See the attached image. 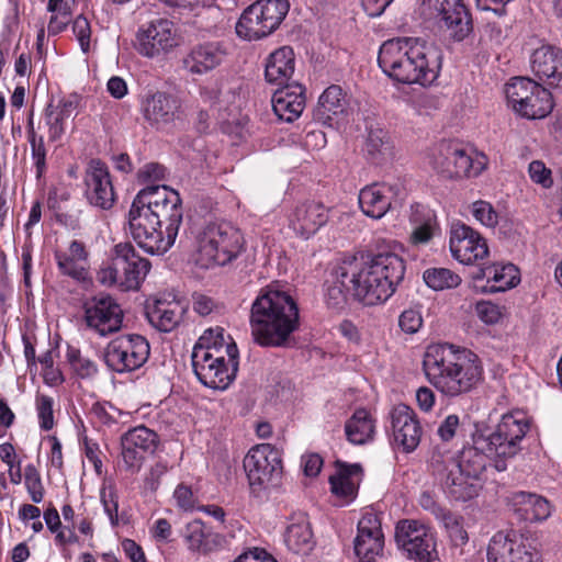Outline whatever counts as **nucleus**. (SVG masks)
Instances as JSON below:
<instances>
[{
    "mask_svg": "<svg viewBox=\"0 0 562 562\" xmlns=\"http://www.w3.org/2000/svg\"><path fill=\"white\" fill-rule=\"evenodd\" d=\"M439 26L456 42L473 31L472 18L462 0H431Z\"/></svg>",
    "mask_w": 562,
    "mask_h": 562,
    "instance_id": "obj_21",
    "label": "nucleus"
},
{
    "mask_svg": "<svg viewBox=\"0 0 562 562\" xmlns=\"http://www.w3.org/2000/svg\"><path fill=\"white\" fill-rule=\"evenodd\" d=\"M366 150L373 160L391 154V145L387 132L381 128L370 130L367 142Z\"/></svg>",
    "mask_w": 562,
    "mask_h": 562,
    "instance_id": "obj_50",
    "label": "nucleus"
},
{
    "mask_svg": "<svg viewBox=\"0 0 562 562\" xmlns=\"http://www.w3.org/2000/svg\"><path fill=\"white\" fill-rule=\"evenodd\" d=\"M100 501L112 527H116L119 525V494L116 487L113 484L103 486L100 491Z\"/></svg>",
    "mask_w": 562,
    "mask_h": 562,
    "instance_id": "obj_53",
    "label": "nucleus"
},
{
    "mask_svg": "<svg viewBox=\"0 0 562 562\" xmlns=\"http://www.w3.org/2000/svg\"><path fill=\"white\" fill-rule=\"evenodd\" d=\"M487 562H542L540 553L518 532L498 531L490 540Z\"/></svg>",
    "mask_w": 562,
    "mask_h": 562,
    "instance_id": "obj_16",
    "label": "nucleus"
},
{
    "mask_svg": "<svg viewBox=\"0 0 562 562\" xmlns=\"http://www.w3.org/2000/svg\"><path fill=\"white\" fill-rule=\"evenodd\" d=\"M66 357L71 369L80 379H92L98 374V364L89 357L83 356L79 349L68 348Z\"/></svg>",
    "mask_w": 562,
    "mask_h": 562,
    "instance_id": "obj_49",
    "label": "nucleus"
},
{
    "mask_svg": "<svg viewBox=\"0 0 562 562\" xmlns=\"http://www.w3.org/2000/svg\"><path fill=\"white\" fill-rule=\"evenodd\" d=\"M459 426V416L456 414L448 415L439 425L437 429V435L440 437L442 441H449L454 437Z\"/></svg>",
    "mask_w": 562,
    "mask_h": 562,
    "instance_id": "obj_64",
    "label": "nucleus"
},
{
    "mask_svg": "<svg viewBox=\"0 0 562 562\" xmlns=\"http://www.w3.org/2000/svg\"><path fill=\"white\" fill-rule=\"evenodd\" d=\"M183 539L192 552L206 554L221 546V536L209 531L200 519L186 525Z\"/></svg>",
    "mask_w": 562,
    "mask_h": 562,
    "instance_id": "obj_41",
    "label": "nucleus"
},
{
    "mask_svg": "<svg viewBox=\"0 0 562 562\" xmlns=\"http://www.w3.org/2000/svg\"><path fill=\"white\" fill-rule=\"evenodd\" d=\"M244 469L251 493L258 496L278 484L282 473L280 452L270 443L257 445L245 456Z\"/></svg>",
    "mask_w": 562,
    "mask_h": 562,
    "instance_id": "obj_11",
    "label": "nucleus"
},
{
    "mask_svg": "<svg viewBox=\"0 0 562 562\" xmlns=\"http://www.w3.org/2000/svg\"><path fill=\"white\" fill-rule=\"evenodd\" d=\"M479 318L485 324H496L502 318V308L490 301H481L475 306Z\"/></svg>",
    "mask_w": 562,
    "mask_h": 562,
    "instance_id": "obj_58",
    "label": "nucleus"
},
{
    "mask_svg": "<svg viewBox=\"0 0 562 562\" xmlns=\"http://www.w3.org/2000/svg\"><path fill=\"white\" fill-rule=\"evenodd\" d=\"M82 323L92 335L105 338L123 327L124 312L117 301L109 294L94 295L82 305Z\"/></svg>",
    "mask_w": 562,
    "mask_h": 562,
    "instance_id": "obj_12",
    "label": "nucleus"
},
{
    "mask_svg": "<svg viewBox=\"0 0 562 562\" xmlns=\"http://www.w3.org/2000/svg\"><path fill=\"white\" fill-rule=\"evenodd\" d=\"M508 105L520 116L546 117L553 109L551 92L529 78H514L505 86Z\"/></svg>",
    "mask_w": 562,
    "mask_h": 562,
    "instance_id": "obj_10",
    "label": "nucleus"
},
{
    "mask_svg": "<svg viewBox=\"0 0 562 562\" xmlns=\"http://www.w3.org/2000/svg\"><path fill=\"white\" fill-rule=\"evenodd\" d=\"M140 110L145 121L156 130H166L183 115L181 99L164 91L148 93L142 99Z\"/></svg>",
    "mask_w": 562,
    "mask_h": 562,
    "instance_id": "obj_18",
    "label": "nucleus"
},
{
    "mask_svg": "<svg viewBox=\"0 0 562 562\" xmlns=\"http://www.w3.org/2000/svg\"><path fill=\"white\" fill-rule=\"evenodd\" d=\"M227 55L221 42H205L194 45L182 58L181 65L190 75L202 76L217 68Z\"/></svg>",
    "mask_w": 562,
    "mask_h": 562,
    "instance_id": "obj_27",
    "label": "nucleus"
},
{
    "mask_svg": "<svg viewBox=\"0 0 562 562\" xmlns=\"http://www.w3.org/2000/svg\"><path fill=\"white\" fill-rule=\"evenodd\" d=\"M236 33L246 41L260 40L271 34L257 2L244 10L236 23Z\"/></svg>",
    "mask_w": 562,
    "mask_h": 562,
    "instance_id": "obj_42",
    "label": "nucleus"
},
{
    "mask_svg": "<svg viewBox=\"0 0 562 562\" xmlns=\"http://www.w3.org/2000/svg\"><path fill=\"white\" fill-rule=\"evenodd\" d=\"M272 109L276 115L288 123H291L300 117L305 108V95H294L292 103L285 99L282 91L278 89L273 92Z\"/></svg>",
    "mask_w": 562,
    "mask_h": 562,
    "instance_id": "obj_45",
    "label": "nucleus"
},
{
    "mask_svg": "<svg viewBox=\"0 0 562 562\" xmlns=\"http://www.w3.org/2000/svg\"><path fill=\"white\" fill-rule=\"evenodd\" d=\"M509 505L519 519L529 522L543 521L551 515L550 503L543 496L531 492L513 493Z\"/></svg>",
    "mask_w": 562,
    "mask_h": 562,
    "instance_id": "obj_33",
    "label": "nucleus"
},
{
    "mask_svg": "<svg viewBox=\"0 0 562 562\" xmlns=\"http://www.w3.org/2000/svg\"><path fill=\"white\" fill-rule=\"evenodd\" d=\"M259 9L260 14L263 16V21L266 22L270 33L276 31L285 15L289 12V1L288 0H258L256 1Z\"/></svg>",
    "mask_w": 562,
    "mask_h": 562,
    "instance_id": "obj_47",
    "label": "nucleus"
},
{
    "mask_svg": "<svg viewBox=\"0 0 562 562\" xmlns=\"http://www.w3.org/2000/svg\"><path fill=\"white\" fill-rule=\"evenodd\" d=\"M150 353L148 341L137 334L122 335L111 340L104 349L106 367L116 373L139 369Z\"/></svg>",
    "mask_w": 562,
    "mask_h": 562,
    "instance_id": "obj_13",
    "label": "nucleus"
},
{
    "mask_svg": "<svg viewBox=\"0 0 562 562\" xmlns=\"http://www.w3.org/2000/svg\"><path fill=\"white\" fill-rule=\"evenodd\" d=\"M31 157L36 168V177L41 178L46 170V148L44 137H32L29 139Z\"/></svg>",
    "mask_w": 562,
    "mask_h": 562,
    "instance_id": "obj_57",
    "label": "nucleus"
},
{
    "mask_svg": "<svg viewBox=\"0 0 562 562\" xmlns=\"http://www.w3.org/2000/svg\"><path fill=\"white\" fill-rule=\"evenodd\" d=\"M409 223L413 228L411 240L415 245L428 243L438 227L435 211L419 203L412 205Z\"/></svg>",
    "mask_w": 562,
    "mask_h": 562,
    "instance_id": "obj_40",
    "label": "nucleus"
},
{
    "mask_svg": "<svg viewBox=\"0 0 562 562\" xmlns=\"http://www.w3.org/2000/svg\"><path fill=\"white\" fill-rule=\"evenodd\" d=\"M401 187L398 184L373 183L360 190L359 205L363 214L374 220L382 218L396 207Z\"/></svg>",
    "mask_w": 562,
    "mask_h": 562,
    "instance_id": "obj_25",
    "label": "nucleus"
},
{
    "mask_svg": "<svg viewBox=\"0 0 562 562\" xmlns=\"http://www.w3.org/2000/svg\"><path fill=\"white\" fill-rule=\"evenodd\" d=\"M176 46L173 23L167 19H156L145 23L136 33L135 48L144 57H159Z\"/></svg>",
    "mask_w": 562,
    "mask_h": 562,
    "instance_id": "obj_17",
    "label": "nucleus"
},
{
    "mask_svg": "<svg viewBox=\"0 0 562 562\" xmlns=\"http://www.w3.org/2000/svg\"><path fill=\"white\" fill-rule=\"evenodd\" d=\"M530 428V422L526 413L513 411L504 414L495 429L485 435V440L494 454L495 469L505 471L506 459L514 458L521 450V441Z\"/></svg>",
    "mask_w": 562,
    "mask_h": 562,
    "instance_id": "obj_7",
    "label": "nucleus"
},
{
    "mask_svg": "<svg viewBox=\"0 0 562 562\" xmlns=\"http://www.w3.org/2000/svg\"><path fill=\"white\" fill-rule=\"evenodd\" d=\"M328 213L329 210L321 202H305L289 215V227L297 236L308 239L328 222Z\"/></svg>",
    "mask_w": 562,
    "mask_h": 562,
    "instance_id": "obj_30",
    "label": "nucleus"
},
{
    "mask_svg": "<svg viewBox=\"0 0 562 562\" xmlns=\"http://www.w3.org/2000/svg\"><path fill=\"white\" fill-rule=\"evenodd\" d=\"M528 172L530 179L541 184L543 188H550L553 183L551 177V170L546 167V165L540 160H533L529 164Z\"/></svg>",
    "mask_w": 562,
    "mask_h": 562,
    "instance_id": "obj_60",
    "label": "nucleus"
},
{
    "mask_svg": "<svg viewBox=\"0 0 562 562\" xmlns=\"http://www.w3.org/2000/svg\"><path fill=\"white\" fill-rule=\"evenodd\" d=\"M530 67L536 77L548 86L562 89V49L552 45L536 48L530 56Z\"/></svg>",
    "mask_w": 562,
    "mask_h": 562,
    "instance_id": "obj_29",
    "label": "nucleus"
},
{
    "mask_svg": "<svg viewBox=\"0 0 562 562\" xmlns=\"http://www.w3.org/2000/svg\"><path fill=\"white\" fill-rule=\"evenodd\" d=\"M473 445L464 447L460 452L459 459L456 460L450 456H445L449 464L459 468L465 475L480 483L481 475L486 469L487 461L494 457L491 446L485 440V435L476 430L472 437Z\"/></svg>",
    "mask_w": 562,
    "mask_h": 562,
    "instance_id": "obj_23",
    "label": "nucleus"
},
{
    "mask_svg": "<svg viewBox=\"0 0 562 562\" xmlns=\"http://www.w3.org/2000/svg\"><path fill=\"white\" fill-rule=\"evenodd\" d=\"M375 425L370 413L360 408L345 424L347 440L352 445H366L373 439Z\"/></svg>",
    "mask_w": 562,
    "mask_h": 562,
    "instance_id": "obj_43",
    "label": "nucleus"
},
{
    "mask_svg": "<svg viewBox=\"0 0 562 562\" xmlns=\"http://www.w3.org/2000/svg\"><path fill=\"white\" fill-rule=\"evenodd\" d=\"M120 274V269L116 266V255L114 254L112 262L99 270L98 280L103 285H117L122 289V278Z\"/></svg>",
    "mask_w": 562,
    "mask_h": 562,
    "instance_id": "obj_59",
    "label": "nucleus"
},
{
    "mask_svg": "<svg viewBox=\"0 0 562 562\" xmlns=\"http://www.w3.org/2000/svg\"><path fill=\"white\" fill-rule=\"evenodd\" d=\"M348 100L339 86L328 87L319 97L314 110V119L319 123L333 126L347 113Z\"/></svg>",
    "mask_w": 562,
    "mask_h": 562,
    "instance_id": "obj_35",
    "label": "nucleus"
},
{
    "mask_svg": "<svg viewBox=\"0 0 562 562\" xmlns=\"http://www.w3.org/2000/svg\"><path fill=\"white\" fill-rule=\"evenodd\" d=\"M147 222L139 227L128 222L134 240L150 255H162L175 244L182 224L183 211L180 196L171 195L169 204L146 214Z\"/></svg>",
    "mask_w": 562,
    "mask_h": 562,
    "instance_id": "obj_5",
    "label": "nucleus"
},
{
    "mask_svg": "<svg viewBox=\"0 0 562 562\" xmlns=\"http://www.w3.org/2000/svg\"><path fill=\"white\" fill-rule=\"evenodd\" d=\"M24 484L31 501L38 504L43 501L45 488L42 477L34 464H27L24 469Z\"/></svg>",
    "mask_w": 562,
    "mask_h": 562,
    "instance_id": "obj_52",
    "label": "nucleus"
},
{
    "mask_svg": "<svg viewBox=\"0 0 562 562\" xmlns=\"http://www.w3.org/2000/svg\"><path fill=\"white\" fill-rule=\"evenodd\" d=\"M449 247L452 257L463 265H472L488 255L486 239L463 223H453L450 229Z\"/></svg>",
    "mask_w": 562,
    "mask_h": 562,
    "instance_id": "obj_20",
    "label": "nucleus"
},
{
    "mask_svg": "<svg viewBox=\"0 0 562 562\" xmlns=\"http://www.w3.org/2000/svg\"><path fill=\"white\" fill-rule=\"evenodd\" d=\"M72 31L80 44L81 49L86 53L90 47L91 29L89 21L83 15H78L72 22Z\"/></svg>",
    "mask_w": 562,
    "mask_h": 562,
    "instance_id": "obj_61",
    "label": "nucleus"
},
{
    "mask_svg": "<svg viewBox=\"0 0 562 562\" xmlns=\"http://www.w3.org/2000/svg\"><path fill=\"white\" fill-rule=\"evenodd\" d=\"M237 94L235 88L215 85L206 87L202 90V98L211 104H218L220 109L226 108L228 104L234 103Z\"/></svg>",
    "mask_w": 562,
    "mask_h": 562,
    "instance_id": "obj_51",
    "label": "nucleus"
},
{
    "mask_svg": "<svg viewBox=\"0 0 562 562\" xmlns=\"http://www.w3.org/2000/svg\"><path fill=\"white\" fill-rule=\"evenodd\" d=\"M299 326V307L289 293L273 286L260 291L250 310L251 335L258 345L288 347Z\"/></svg>",
    "mask_w": 562,
    "mask_h": 562,
    "instance_id": "obj_4",
    "label": "nucleus"
},
{
    "mask_svg": "<svg viewBox=\"0 0 562 562\" xmlns=\"http://www.w3.org/2000/svg\"><path fill=\"white\" fill-rule=\"evenodd\" d=\"M423 324V318L419 312L415 310H405L398 318V326L407 334L416 333Z\"/></svg>",
    "mask_w": 562,
    "mask_h": 562,
    "instance_id": "obj_62",
    "label": "nucleus"
},
{
    "mask_svg": "<svg viewBox=\"0 0 562 562\" xmlns=\"http://www.w3.org/2000/svg\"><path fill=\"white\" fill-rule=\"evenodd\" d=\"M423 366L428 382L449 398L470 393L483 378L479 356L451 344L429 346Z\"/></svg>",
    "mask_w": 562,
    "mask_h": 562,
    "instance_id": "obj_3",
    "label": "nucleus"
},
{
    "mask_svg": "<svg viewBox=\"0 0 562 562\" xmlns=\"http://www.w3.org/2000/svg\"><path fill=\"white\" fill-rule=\"evenodd\" d=\"M395 541L407 558L415 562H432L436 555L434 532L417 520L398 521L395 528Z\"/></svg>",
    "mask_w": 562,
    "mask_h": 562,
    "instance_id": "obj_14",
    "label": "nucleus"
},
{
    "mask_svg": "<svg viewBox=\"0 0 562 562\" xmlns=\"http://www.w3.org/2000/svg\"><path fill=\"white\" fill-rule=\"evenodd\" d=\"M294 52L290 46H282L276 49L266 61V80L279 87L286 85L294 74Z\"/></svg>",
    "mask_w": 562,
    "mask_h": 562,
    "instance_id": "obj_37",
    "label": "nucleus"
},
{
    "mask_svg": "<svg viewBox=\"0 0 562 562\" xmlns=\"http://www.w3.org/2000/svg\"><path fill=\"white\" fill-rule=\"evenodd\" d=\"M85 196L90 205L103 211L115 203V192L108 167L99 159H92L85 175Z\"/></svg>",
    "mask_w": 562,
    "mask_h": 562,
    "instance_id": "obj_22",
    "label": "nucleus"
},
{
    "mask_svg": "<svg viewBox=\"0 0 562 562\" xmlns=\"http://www.w3.org/2000/svg\"><path fill=\"white\" fill-rule=\"evenodd\" d=\"M391 425L395 442L405 452L414 451L422 438V426L413 408L405 404L395 406L391 412Z\"/></svg>",
    "mask_w": 562,
    "mask_h": 562,
    "instance_id": "obj_28",
    "label": "nucleus"
},
{
    "mask_svg": "<svg viewBox=\"0 0 562 562\" xmlns=\"http://www.w3.org/2000/svg\"><path fill=\"white\" fill-rule=\"evenodd\" d=\"M362 469L360 464L337 462V472L329 479L331 492L346 501L351 502L358 493Z\"/></svg>",
    "mask_w": 562,
    "mask_h": 562,
    "instance_id": "obj_38",
    "label": "nucleus"
},
{
    "mask_svg": "<svg viewBox=\"0 0 562 562\" xmlns=\"http://www.w3.org/2000/svg\"><path fill=\"white\" fill-rule=\"evenodd\" d=\"M404 274V260L394 252H380L367 260L356 257L344 260L333 268L326 281V304L341 308L348 295L367 306L384 303Z\"/></svg>",
    "mask_w": 562,
    "mask_h": 562,
    "instance_id": "obj_1",
    "label": "nucleus"
},
{
    "mask_svg": "<svg viewBox=\"0 0 562 562\" xmlns=\"http://www.w3.org/2000/svg\"><path fill=\"white\" fill-rule=\"evenodd\" d=\"M477 279H485L486 283L482 286L476 285L481 293L505 292L515 288L519 281V270L513 263L491 265L480 269Z\"/></svg>",
    "mask_w": 562,
    "mask_h": 562,
    "instance_id": "obj_34",
    "label": "nucleus"
},
{
    "mask_svg": "<svg viewBox=\"0 0 562 562\" xmlns=\"http://www.w3.org/2000/svg\"><path fill=\"white\" fill-rule=\"evenodd\" d=\"M35 406L41 429L46 431L53 429L55 425L53 397L45 394H38L35 400Z\"/></svg>",
    "mask_w": 562,
    "mask_h": 562,
    "instance_id": "obj_56",
    "label": "nucleus"
},
{
    "mask_svg": "<svg viewBox=\"0 0 562 562\" xmlns=\"http://www.w3.org/2000/svg\"><path fill=\"white\" fill-rule=\"evenodd\" d=\"M469 146L456 139H442L428 151L427 162L443 179H461L479 176L487 165L484 154L472 156Z\"/></svg>",
    "mask_w": 562,
    "mask_h": 562,
    "instance_id": "obj_6",
    "label": "nucleus"
},
{
    "mask_svg": "<svg viewBox=\"0 0 562 562\" xmlns=\"http://www.w3.org/2000/svg\"><path fill=\"white\" fill-rule=\"evenodd\" d=\"M470 211L472 216L485 227L494 228L498 223V214L487 201L477 200L473 202Z\"/></svg>",
    "mask_w": 562,
    "mask_h": 562,
    "instance_id": "obj_54",
    "label": "nucleus"
},
{
    "mask_svg": "<svg viewBox=\"0 0 562 562\" xmlns=\"http://www.w3.org/2000/svg\"><path fill=\"white\" fill-rule=\"evenodd\" d=\"M430 468L450 499L465 502L475 497L481 490L479 482L468 477L459 468L449 464L445 454L440 452L431 454Z\"/></svg>",
    "mask_w": 562,
    "mask_h": 562,
    "instance_id": "obj_15",
    "label": "nucleus"
},
{
    "mask_svg": "<svg viewBox=\"0 0 562 562\" xmlns=\"http://www.w3.org/2000/svg\"><path fill=\"white\" fill-rule=\"evenodd\" d=\"M54 258L60 274L78 282L88 280L89 251L82 241L71 240L66 250H55Z\"/></svg>",
    "mask_w": 562,
    "mask_h": 562,
    "instance_id": "obj_31",
    "label": "nucleus"
},
{
    "mask_svg": "<svg viewBox=\"0 0 562 562\" xmlns=\"http://www.w3.org/2000/svg\"><path fill=\"white\" fill-rule=\"evenodd\" d=\"M196 240L200 254L217 266L232 262L244 246L240 231L226 222L205 225Z\"/></svg>",
    "mask_w": 562,
    "mask_h": 562,
    "instance_id": "obj_9",
    "label": "nucleus"
},
{
    "mask_svg": "<svg viewBox=\"0 0 562 562\" xmlns=\"http://www.w3.org/2000/svg\"><path fill=\"white\" fill-rule=\"evenodd\" d=\"M384 537L381 522L374 513H366L358 521L353 550L360 562H373L382 552Z\"/></svg>",
    "mask_w": 562,
    "mask_h": 562,
    "instance_id": "obj_26",
    "label": "nucleus"
},
{
    "mask_svg": "<svg viewBox=\"0 0 562 562\" xmlns=\"http://www.w3.org/2000/svg\"><path fill=\"white\" fill-rule=\"evenodd\" d=\"M378 64L387 77L397 82L425 87L438 78L442 52L417 37H394L381 45Z\"/></svg>",
    "mask_w": 562,
    "mask_h": 562,
    "instance_id": "obj_2",
    "label": "nucleus"
},
{
    "mask_svg": "<svg viewBox=\"0 0 562 562\" xmlns=\"http://www.w3.org/2000/svg\"><path fill=\"white\" fill-rule=\"evenodd\" d=\"M285 543L295 553H308L314 547L313 532L310 524L301 521L288 527Z\"/></svg>",
    "mask_w": 562,
    "mask_h": 562,
    "instance_id": "obj_44",
    "label": "nucleus"
},
{
    "mask_svg": "<svg viewBox=\"0 0 562 562\" xmlns=\"http://www.w3.org/2000/svg\"><path fill=\"white\" fill-rule=\"evenodd\" d=\"M423 278L425 283L435 291L457 288L461 283L460 276L447 268L427 269Z\"/></svg>",
    "mask_w": 562,
    "mask_h": 562,
    "instance_id": "obj_48",
    "label": "nucleus"
},
{
    "mask_svg": "<svg viewBox=\"0 0 562 562\" xmlns=\"http://www.w3.org/2000/svg\"><path fill=\"white\" fill-rule=\"evenodd\" d=\"M226 340L225 330L222 327L209 328L195 342L192 352H207L216 355H226V346L234 342L231 336L227 335Z\"/></svg>",
    "mask_w": 562,
    "mask_h": 562,
    "instance_id": "obj_46",
    "label": "nucleus"
},
{
    "mask_svg": "<svg viewBox=\"0 0 562 562\" xmlns=\"http://www.w3.org/2000/svg\"><path fill=\"white\" fill-rule=\"evenodd\" d=\"M184 308L178 302L157 300L146 311L149 323L160 331L173 330L182 321Z\"/></svg>",
    "mask_w": 562,
    "mask_h": 562,
    "instance_id": "obj_39",
    "label": "nucleus"
},
{
    "mask_svg": "<svg viewBox=\"0 0 562 562\" xmlns=\"http://www.w3.org/2000/svg\"><path fill=\"white\" fill-rule=\"evenodd\" d=\"M78 104L79 98L76 94L60 99L56 105L47 104L44 111V121L49 142L61 139L66 132V121L76 112Z\"/></svg>",
    "mask_w": 562,
    "mask_h": 562,
    "instance_id": "obj_36",
    "label": "nucleus"
},
{
    "mask_svg": "<svg viewBox=\"0 0 562 562\" xmlns=\"http://www.w3.org/2000/svg\"><path fill=\"white\" fill-rule=\"evenodd\" d=\"M238 348L235 342L226 346V355L192 352L193 372L206 387L226 390L236 378L238 370Z\"/></svg>",
    "mask_w": 562,
    "mask_h": 562,
    "instance_id": "obj_8",
    "label": "nucleus"
},
{
    "mask_svg": "<svg viewBox=\"0 0 562 562\" xmlns=\"http://www.w3.org/2000/svg\"><path fill=\"white\" fill-rule=\"evenodd\" d=\"M158 435L146 426H137L121 437V456L124 468L132 474L137 473L146 453H154L158 447Z\"/></svg>",
    "mask_w": 562,
    "mask_h": 562,
    "instance_id": "obj_19",
    "label": "nucleus"
},
{
    "mask_svg": "<svg viewBox=\"0 0 562 562\" xmlns=\"http://www.w3.org/2000/svg\"><path fill=\"white\" fill-rule=\"evenodd\" d=\"M439 521L443 525L454 546H462L468 542V532L464 530L459 516L448 510Z\"/></svg>",
    "mask_w": 562,
    "mask_h": 562,
    "instance_id": "obj_55",
    "label": "nucleus"
},
{
    "mask_svg": "<svg viewBox=\"0 0 562 562\" xmlns=\"http://www.w3.org/2000/svg\"><path fill=\"white\" fill-rule=\"evenodd\" d=\"M165 177L166 168L157 162L146 164L137 172L138 180L144 183L159 181L165 179Z\"/></svg>",
    "mask_w": 562,
    "mask_h": 562,
    "instance_id": "obj_63",
    "label": "nucleus"
},
{
    "mask_svg": "<svg viewBox=\"0 0 562 562\" xmlns=\"http://www.w3.org/2000/svg\"><path fill=\"white\" fill-rule=\"evenodd\" d=\"M114 254L122 278V290H138L150 270L149 260L140 257L130 243L115 245Z\"/></svg>",
    "mask_w": 562,
    "mask_h": 562,
    "instance_id": "obj_24",
    "label": "nucleus"
},
{
    "mask_svg": "<svg viewBox=\"0 0 562 562\" xmlns=\"http://www.w3.org/2000/svg\"><path fill=\"white\" fill-rule=\"evenodd\" d=\"M171 195L180 196L179 193L167 186H148L142 189L133 200L128 212V222L139 227L142 222H147V213L169 204Z\"/></svg>",
    "mask_w": 562,
    "mask_h": 562,
    "instance_id": "obj_32",
    "label": "nucleus"
}]
</instances>
